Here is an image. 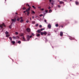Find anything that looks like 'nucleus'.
<instances>
[{
	"mask_svg": "<svg viewBox=\"0 0 79 79\" xmlns=\"http://www.w3.org/2000/svg\"><path fill=\"white\" fill-rule=\"evenodd\" d=\"M13 39H19V37L18 36H13Z\"/></svg>",
	"mask_w": 79,
	"mask_h": 79,
	"instance_id": "5",
	"label": "nucleus"
},
{
	"mask_svg": "<svg viewBox=\"0 0 79 79\" xmlns=\"http://www.w3.org/2000/svg\"><path fill=\"white\" fill-rule=\"evenodd\" d=\"M37 32H38V33H40V32H41L40 31V30H37Z\"/></svg>",
	"mask_w": 79,
	"mask_h": 79,
	"instance_id": "10",
	"label": "nucleus"
},
{
	"mask_svg": "<svg viewBox=\"0 0 79 79\" xmlns=\"http://www.w3.org/2000/svg\"><path fill=\"white\" fill-rule=\"evenodd\" d=\"M20 19V18H18L17 19V21H19Z\"/></svg>",
	"mask_w": 79,
	"mask_h": 79,
	"instance_id": "22",
	"label": "nucleus"
},
{
	"mask_svg": "<svg viewBox=\"0 0 79 79\" xmlns=\"http://www.w3.org/2000/svg\"><path fill=\"white\" fill-rule=\"evenodd\" d=\"M11 24L9 26V27L10 28V29H11Z\"/></svg>",
	"mask_w": 79,
	"mask_h": 79,
	"instance_id": "33",
	"label": "nucleus"
},
{
	"mask_svg": "<svg viewBox=\"0 0 79 79\" xmlns=\"http://www.w3.org/2000/svg\"><path fill=\"white\" fill-rule=\"evenodd\" d=\"M43 34H44V32H41V35H43Z\"/></svg>",
	"mask_w": 79,
	"mask_h": 79,
	"instance_id": "25",
	"label": "nucleus"
},
{
	"mask_svg": "<svg viewBox=\"0 0 79 79\" xmlns=\"http://www.w3.org/2000/svg\"><path fill=\"white\" fill-rule=\"evenodd\" d=\"M15 34L18 35V32H15Z\"/></svg>",
	"mask_w": 79,
	"mask_h": 79,
	"instance_id": "31",
	"label": "nucleus"
},
{
	"mask_svg": "<svg viewBox=\"0 0 79 79\" xmlns=\"http://www.w3.org/2000/svg\"><path fill=\"white\" fill-rule=\"evenodd\" d=\"M27 15L29 16V13H30V12L29 11H27Z\"/></svg>",
	"mask_w": 79,
	"mask_h": 79,
	"instance_id": "13",
	"label": "nucleus"
},
{
	"mask_svg": "<svg viewBox=\"0 0 79 79\" xmlns=\"http://www.w3.org/2000/svg\"><path fill=\"white\" fill-rule=\"evenodd\" d=\"M31 34L32 35H33V36H34V33H32Z\"/></svg>",
	"mask_w": 79,
	"mask_h": 79,
	"instance_id": "40",
	"label": "nucleus"
},
{
	"mask_svg": "<svg viewBox=\"0 0 79 79\" xmlns=\"http://www.w3.org/2000/svg\"><path fill=\"white\" fill-rule=\"evenodd\" d=\"M59 3L60 4H62V3H64V2L63 1H60Z\"/></svg>",
	"mask_w": 79,
	"mask_h": 79,
	"instance_id": "9",
	"label": "nucleus"
},
{
	"mask_svg": "<svg viewBox=\"0 0 79 79\" xmlns=\"http://www.w3.org/2000/svg\"><path fill=\"white\" fill-rule=\"evenodd\" d=\"M64 2H66V0H64Z\"/></svg>",
	"mask_w": 79,
	"mask_h": 79,
	"instance_id": "53",
	"label": "nucleus"
},
{
	"mask_svg": "<svg viewBox=\"0 0 79 79\" xmlns=\"http://www.w3.org/2000/svg\"><path fill=\"white\" fill-rule=\"evenodd\" d=\"M9 38L10 40L11 41V40H12V38H11V37H9Z\"/></svg>",
	"mask_w": 79,
	"mask_h": 79,
	"instance_id": "20",
	"label": "nucleus"
},
{
	"mask_svg": "<svg viewBox=\"0 0 79 79\" xmlns=\"http://www.w3.org/2000/svg\"><path fill=\"white\" fill-rule=\"evenodd\" d=\"M16 18H15L14 19H11V21H12L11 25L13 24V23H15L16 21Z\"/></svg>",
	"mask_w": 79,
	"mask_h": 79,
	"instance_id": "1",
	"label": "nucleus"
},
{
	"mask_svg": "<svg viewBox=\"0 0 79 79\" xmlns=\"http://www.w3.org/2000/svg\"><path fill=\"white\" fill-rule=\"evenodd\" d=\"M31 13L32 14H35V12L34 11H32Z\"/></svg>",
	"mask_w": 79,
	"mask_h": 79,
	"instance_id": "18",
	"label": "nucleus"
},
{
	"mask_svg": "<svg viewBox=\"0 0 79 79\" xmlns=\"http://www.w3.org/2000/svg\"><path fill=\"white\" fill-rule=\"evenodd\" d=\"M63 34V33L62 31H61L60 32V36H62Z\"/></svg>",
	"mask_w": 79,
	"mask_h": 79,
	"instance_id": "8",
	"label": "nucleus"
},
{
	"mask_svg": "<svg viewBox=\"0 0 79 79\" xmlns=\"http://www.w3.org/2000/svg\"><path fill=\"white\" fill-rule=\"evenodd\" d=\"M9 36H10V35L8 34H7L6 35V37H9Z\"/></svg>",
	"mask_w": 79,
	"mask_h": 79,
	"instance_id": "15",
	"label": "nucleus"
},
{
	"mask_svg": "<svg viewBox=\"0 0 79 79\" xmlns=\"http://www.w3.org/2000/svg\"><path fill=\"white\" fill-rule=\"evenodd\" d=\"M51 4H52V5H53V3H51Z\"/></svg>",
	"mask_w": 79,
	"mask_h": 79,
	"instance_id": "52",
	"label": "nucleus"
},
{
	"mask_svg": "<svg viewBox=\"0 0 79 79\" xmlns=\"http://www.w3.org/2000/svg\"><path fill=\"white\" fill-rule=\"evenodd\" d=\"M40 36V34H38L36 35L37 37H39Z\"/></svg>",
	"mask_w": 79,
	"mask_h": 79,
	"instance_id": "24",
	"label": "nucleus"
},
{
	"mask_svg": "<svg viewBox=\"0 0 79 79\" xmlns=\"http://www.w3.org/2000/svg\"><path fill=\"white\" fill-rule=\"evenodd\" d=\"M23 21H24V20L23 19H22L20 20V23H23Z\"/></svg>",
	"mask_w": 79,
	"mask_h": 79,
	"instance_id": "14",
	"label": "nucleus"
},
{
	"mask_svg": "<svg viewBox=\"0 0 79 79\" xmlns=\"http://www.w3.org/2000/svg\"><path fill=\"white\" fill-rule=\"evenodd\" d=\"M3 26H4V27H5V24L3 23H2V25H0V27L1 28H3Z\"/></svg>",
	"mask_w": 79,
	"mask_h": 79,
	"instance_id": "3",
	"label": "nucleus"
},
{
	"mask_svg": "<svg viewBox=\"0 0 79 79\" xmlns=\"http://www.w3.org/2000/svg\"><path fill=\"white\" fill-rule=\"evenodd\" d=\"M23 41H27V40H25V38L24 37H23Z\"/></svg>",
	"mask_w": 79,
	"mask_h": 79,
	"instance_id": "11",
	"label": "nucleus"
},
{
	"mask_svg": "<svg viewBox=\"0 0 79 79\" xmlns=\"http://www.w3.org/2000/svg\"><path fill=\"white\" fill-rule=\"evenodd\" d=\"M23 35H24L23 34H21V36H23Z\"/></svg>",
	"mask_w": 79,
	"mask_h": 79,
	"instance_id": "34",
	"label": "nucleus"
},
{
	"mask_svg": "<svg viewBox=\"0 0 79 79\" xmlns=\"http://www.w3.org/2000/svg\"><path fill=\"white\" fill-rule=\"evenodd\" d=\"M41 28L42 27V25H40L39 26Z\"/></svg>",
	"mask_w": 79,
	"mask_h": 79,
	"instance_id": "35",
	"label": "nucleus"
},
{
	"mask_svg": "<svg viewBox=\"0 0 79 79\" xmlns=\"http://www.w3.org/2000/svg\"><path fill=\"white\" fill-rule=\"evenodd\" d=\"M26 11H23V13H26Z\"/></svg>",
	"mask_w": 79,
	"mask_h": 79,
	"instance_id": "43",
	"label": "nucleus"
},
{
	"mask_svg": "<svg viewBox=\"0 0 79 79\" xmlns=\"http://www.w3.org/2000/svg\"><path fill=\"white\" fill-rule=\"evenodd\" d=\"M45 29L44 28H41V29H40V31H43V30H44Z\"/></svg>",
	"mask_w": 79,
	"mask_h": 79,
	"instance_id": "27",
	"label": "nucleus"
},
{
	"mask_svg": "<svg viewBox=\"0 0 79 79\" xmlns=\"http://www.w3.org/2000/svg\"><path fill=\"white\" fill-rule=\"evenodd\" d=\"M36 26H39V24H37L36 25Z\"/></svg>",
	"mask_w": 79,
	"mask_h": 79,
	"instance_id": "41",
	"label": "nucleus"
},
{
	"mask_svg": "<svg viewBox=\"0 0 79 79\" xmlns=\"http://www.w3.org/2000/svg\"><path fill=\"white\" fill-rule=\"evenodd\" d=\"M43 16V15L42 14H41L40 15V17H41V16Z\"/></svg>",
	"mask_w": 79,
	"mask_h": 79,
	"instance_id": "32",
	"label": "nucleus"
},
{
	"mask_svg": "<svg viewBox=\"0 0 79 79\" xmlns=\"http://www.w3.org/2000/svg\"><path fill=\"white\" fill-rule=\"evenodd\" d=\"M28 3H27V4H26V6H27V5L28 6Z\"/></svg>",
	"mask_w": 79,
	"mask_h": 79,
	"instance_id": "50",
	"label": "nucleus"
},
{
	"mask_svg": "<svg viewBox=\"0 0 79 79\" xmlns=\"http://www.w3.org/2000/svg\"><path fill=\"white\" fill-rule=\"evenodd\" d=\"M39 8H40V7H39Z\"/></svg>",
	"mask_w": 79,
	"mask_h": 79,
	"instance_id": "56",
	"label": "nucleus"
},
{
	"mask_svg": "<svg viewBox=\"0 0 79 79\" xmlns=\"http://www.w3.org/2000/svg\"><path fill=\"white\" fill-rule=\"evenodd\" d=\"M41 11H43L44 10V8L41 9Z\"/></svg>",
	"mask_w": 79,
	"mask_h": 79,
	"instance_id": "38",
	"label": "nucleus"
},
{
	"mask_svg": "<svg viewBox=\"0 0 79 79\" xmlns=\"http://www.w3.org/2000/svg\"><path fill=\"white\" fill-rule=\"evenodd\" d=\"M50 8H51V7L50 6H49L48 8V9H50Z\"/></svg>",
	"mask_w": 79,
	"mask_h": 79,
	"instance_id": "42",
	"label": "nucleus"
},
{
	"mask_svg": "<svg viewBox=\"0 0 79 79\" xmlns=\"http://www.w3.org/2000/svg\"><path fill=\"white\" fill-rule=\"evenodd\" d=\"M56 26V27H58V24H56L55 25Z\"/></svg>",
	"mask_w": 79,
	"mask_h": 79,
	"instance_id": "26",
	"label": "nucleus"
},
{
	"mask_svg": "<svg viewBox=\"0 0 79 79\" xmlns=\"http://www.w3.org/2000/svg\"><path fill=\"white\" fill-rule=\"evenodd\" d=\"M70 1H71V0H70Z\"/></svg>",
	"mask_w": 79,
	"mask_h": 79,
	"instance_id": "59",
	"label": "nucleus"
},
{
	"mask_svg": "<svg viewBox=\"0 0 79 79\" xmlns=\"http://www.w3.org/2000/svg\"><path fill=\"white\" fill-rule=\"evenodd\" d=\"M52 10H49V13H51L52 12Z\"/></svg>",
	"mask_w": 79,
	"mask_h": 79,
	"instance_id": "29",
	"label": "nucleus"
},
{
	"mask_svg": "<svg viewBox=\"0 0 79 79\" xmlns=\"http://www.w3.org/2000/svg\"><path fill=\"white\" fill-rule=\"evenodd\" d=\"M27 31H28V32H30V31H31V29H29V28H27Z\"/></svg>",
	"mask_w": 79,
	"mask_h": 79,
	"instance_id": "7",
	"label": "nucleus"
},
{
	"mask_svg": "<svg viewBox=\"0 0 79 79\" xmlns=\"http://www.w3.org/2000/svg\"><path fill=\"white\" fill-rule=\"evenodd\" d=\"M47 33L46 31H44V35H47Z\"/></svg>",
	"mask_w": 79,
	"mask_h": 79,
	"instance_id": "12",
	"label": "nucleus"
},
{
	"mask_svg": "<svg viewBox=\"0 0 79 79\" xmlns=\"http://www.w3.org/2000/svg\"><path fill=\"white\" fill-rule=\"evenodd\" d=\"M18 44H20V43H21V41H18Z\"/></svg>",
	"mask_w": 79,
	"mask_h": 79,
	"instance_id": "30",
	"label": "nucleus"
},
{
	"mask_svg": "<svg viewBox=\"0 0 79 79\" xmlns=\"http://www.w3.org/2000/svg\"><path fill=\"white\" fill-rule=\"evenodd\" d=\"M20 19H23V17H20Z\"/></svg>",
	"mask_w": 79,
	"mask_h": 79,
	"instance_id": "49",
	"label": "nucleus"
},
{
	"mask_svg": "<svg viewBox=\"0 0 79 79\" xmlns=\"http://www.w3.org/2000/svg\"><path fill=\"white\" fill-rule=\"evenodd\" d=\"M44 15H45V14H44V16L43 17V18H44Z\"/></svg>",
	"mask_w": 79,
	"mask_h": 79,
	"instance_id": "57",
	"label": "nucleus"
},
{
	"mask_svg": "<svg viewBox=\"0 0 79 79\" xmlns=\"http://www.w3.org/2000/svg\"><path fill=\"white\" fill-rule=\"evenodd\" d=\"M5 34H6V35L7 34H8V32L6 31L5 32Z\"/></svg>",
	"mask_w": 79,
	"mask_h": 79,
	"instance_id": "21",
	"label": "nucleus"
},
{
	"mask_svg": "<svg viewBox=\"0 0 79 79\" xmlns=\"http://www.w3.org/2000/svg\"><path fill=\"white\" fill-rule=\"evenodd\" d=\"M11 42H12L13 44H15V41H11Z\"/></svg>",
	"mask_w": 79,
	"mask_h": 79,
	"instance_id": "16",
	"label": "nucleus"
},
{
	"mask_svg": "<svg viewBox=\"0 0 79 79\" xmlns=\"http://www.w3.org/2000/svg\"><path fill=\"white\" fill-rule=\"evenodd\" d=\"M23 10H26V8H25V7H23Z\"/></svg>",
	"mask_w": 79,
	"mask_h": 79,
	"instance_id": "37",
	"label": "nucleus"
},
{
	"mask_svg": "<svg viewBox=\"0 0 79 79\" xmlns=\"http://www.w3.org/2000/svg\"><path fill=\"white\" fill-rule=\"evenodd\" d=\"M58 7L59 8H60V7H61V6L60 5H58Z\"/></svg>",
	"mask_w": 79,
	"mask_h": 79,
	"instance_id": "36",
	"label": "nucleus"
},
{
	"mask_svg": "<svg viewBox=\"0 0 79 79\" xmlns=\"http://www.w3.org/2000/svg\"><path fill=\"white\" fill-rule=\"evenodd\" d=\"M69 39L70 40H73V39H74V38H73V37H70V38H69Z\"/></svg>",
	"mask_w": 79,
	"mask_h": 79,
	"instance_id": "19",
	"label": "nucleus"
},
{
	"mask_svg": "<svg viewBox=\"0 0 79 79\" xmlns=\"http://www.w3.org/2000/svg\"><path fill=\"white\" fill-rule=\"evenodd\" d=\"M61 27H63V26H61Z\"/></svg>",
	"mask_w": 79,
	"mask_h": 79,
	"instance_id": "54",
	"label": "nucleus"
},
{
	"mask_svg": "<svg viewBox=\"0 0 79 79\" xmlns=\"http://www.w3.org/2000/svg\"><path fill=\"white\" fill-rule=\"evenodd\" d=\"M49 2L51 3V2H52V0H49Z\"/></svg>",
	"mask_w": 79,
	"mask_h": 79,
	"instance_id": "45",
	"label": "nucleus"
},
{
	"mask_svg": "<svg viewBox=\"0 0 79 79\" xmlns=\"http://www.w3.org/2000/svg\"><path fill=\"white\" fill-rule=\"evenodd\" d=\"M44 22H45V23H46V22H47V20H46L45 19L44 20Z\"/></svg>",
	"mask_w": 79,
	"mask_h": 79,
	"instance_id": "44",
	"label": "nucleus"
},
{
	"mask_svg": "<svg viewBox=\"0 0 79 79\" xmlns=\"http://www.w3.org/2000/svg\"><path fill=\"white\" fill-rule=\"evenodd\" d=\"M75 3H76V5H78V2H76Z\"/></svg>",
	"mask_w": 79,
	"mask_h": 79,
	"instance_id": "28",
	"label": "nucleus"
},
{
	"mask_svg": "<svg viewBox=\"0 0 79 79\" xmlns=\"http://www.w3.org/2000/svg\"><path fill=\"white\" fill-rule=\"evenodd\" d=\"M30 20H31V18L30 17Z\"/></svg>",
	"mask_w": 79,
	"mask_h": 79,
	"instance_id": "51",
	"label": "nucleus"
},
{
	"mask_svg": "<svg viewBox=\"0 0 79 79\" xmlns=\"http://www.w3.org/2000/svg\"><path fill=\"white\" fill-rule=\"evenodd\" d=\"M32 19H34V16H33L32 17Z\"/></svg>",
	"mask_w": 79,
	"mask_h": 79,
	"instance_id": "48",
	"label": "nucleus"
},
{
	"mask_svg": "<svg viewBox=\"0 0 79 79\" xmlns=\"http://www.w3.org/2000/svg\"><path fill=\"white\" fill-rule=\"evenodd\" d=\"M45 12H48V10H45Z\"/></svg>",
	"mask_w": 79,
	"mask_h": 79,
	"instance_id": "47",
	"label": "nucleus"
},
{
	"mask_svg": "<svg viewBox=\"0 0 79 79\" xmlns=\"http://www.w3.org/2000/svg\"><path fill=\"white\" fill-rule=\"evenodd\" d=\"M5 1H6V0H5Z\"/></svg>",
	"mask_w": 79,
	"mask_h": 79,
	"instance_id": "60",
	"label": "nucleus"
},
{
	"mask_svg": "<svg viewBox=\"0 0 79 79\" xmlns=\"http://www.w3.org/2000/svg\"><path fill=\"white\" fill-rule=\"evenodd\" d=\"M48 28H49V29H50V28H51V25L49 24L48 25Z\"/></svg>",
	"mask_w": 79,
	"mask_h": 79,
	"instance_id": "6",
	"label": "nucleus"
},
{
	"mask_svg": "<svg viewBox=\"0 0 79 79\" xmlns=\"http://www.w3.org/2000/svg\"><path fill=\"white\" fill-rule=\"evenodd\" d=\"M31 7H29L26 10V11H30L31 10Z\"/></svg>",
	"mask_w": 79,
	"mask_h": 79,
	"instance_id": "4",
	"label": "nucleus"
},
{
	"mask_svg": "<svg viewBox=\"0 0 79 79\" xmlns=\"http://www.w3.org/2000/svg\"><path fill=\"white\" fill-rule=\"evenodd\" d=\"M26 23H29V21L28 20H27Z\"/></svg>",
	"mask_w": 79,
	"mask_h": 79,
	"instance_id": "39",
	"label": "nucleus"
},
{
	"mask_svg": "<svg viewBox=\"0 0 79 79\" xmlns=\"http://www.w3.org/2000/svg\"><path fill=\"white\" fill-rule=\"evenodd\" d=\"M15 14H16V15H17V14H18V13H15Z\"/></svg>",
	"mask_w": 79,
	"mask_h": 79,
	"instance_id": "55",
	"label": "nucleus"
},
{
	"mask_svg": "<svg viewBox=\"0 0 79 79\" xmlns=\"http://www.w3.org/2000/svg\"><path fill=\"white\" fill-rule=\"evenodd\" d=\"M32 8H34V9H36V7H35L34 6H32Z\"/></svg>",
	"mask_w": 79,
	"mask_h": 79,
	"instance_id": "17",
	"label": "nucleus"
},
{
	"mask_svg": "<svg viewBox=\"0 0 79 79\" xmlns=\"http://www.w3.org/2000/svg\"><path fill=\"white\" fill-rule=\"evenodd\" d=\"M35 22L33 21L32 22V24H35Z\"/></svg>",
	"mask_w": 79,
	"mask_h": 79,
	"instance_id": "23",
	"label": "nucleus"
},
{
	"mask_svg": "<svg viewBox=\"0 0 79 79\" xmlns=\"http://www.w3.org/2000/svg\"><path fill=\"white\" fill-rule=\"evenodd\" d=\"M27 41H29L30 40V38H31L32 37V35L29 36V35H27Z\"/></svg>",
	"mask_w": 79,
	"mask_h": 79,
	"instance_id": "2",
	"label": "nucleus"
},
{
	"mask_svg": "<svg viewBox=\"0 0 79 79\" xmlns=\"http://www.w3.org/2000/svg\"><path fill=\"white\" fill-rule=\"evenodd\" d=\"M28 6H29V7H31V6H29V5H27Z\"/></svg>",
	"mask_w": 79,
	"mask_h": 79,
	"instance_id": "46",
	"label": "nucleus"
},
{
	"mask_svg": "<svg viewBox=\"0 0 79 79\" xmlns=\"http://www.w3.org/2000/svg\"><path fill=\"white\" fill-rule=\"evenodd\" d=\"M58 2H60V1H59V0H58Z\"/></svg>",
	"mask_w": 79,
	"mask_h": 79,
	"instance_id": "58",
	"label": "nucleus"
}]
</instances>
